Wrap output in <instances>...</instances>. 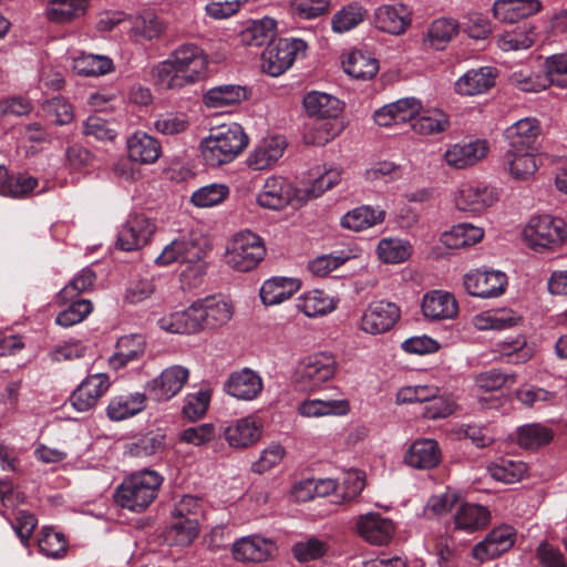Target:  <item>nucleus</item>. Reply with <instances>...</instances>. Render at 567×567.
I'll use <instances>...</instances> for the list:
<instances>
[{
  "instance_id": "25",
  "label": "nucleus",
  "mask_w": 567,
  "mask_h": 567,
  "mask_svg": "<svg viewBox=\"0 0 567 567\" xmlns=\"http://www.w3.org/2000/svg\"><path fill=\"white\" fill-rule=\"evenodd\" d=\"M422 313L432 321L454 319L458 313V303L455 297L443 290H433L423 296Z\"/></svg>"
},
{
  "instance_id": "24",
  "label": "nucleus",
  "mask_w": 567,
  "mask_h": 567,
  "mask_svg": "<svg viewBox=\"0 0 567 567\" xmlns=\"http://www.w3.org/2000/svg\"><path fill=\"white\" fill-rule=\"evenodd\" d=\"M127 156L132 162L151 165L162 155V145L157 138L143 131H136L126 140Z\"/></svg>"
},
{
  "instance_id": "33",
  "label": "nucleus",
  "mask_w": 567,
  "mask_h": 567,
  "mask_svg": "<svg viewBox=\"0 0 567 567\" xmlns=\"http://www.w3.org/2000/svg\"><path fill=\"white\" fill-rule=\"evenodd\" d=\"M307 114L318 118H336L343 110L342 102L336 96L319 92H308L302 100Z\"/></svg>"
},
{
  "instance_id": "63",
  "label": "nucleus",
  "mask_w": 567,
  "mask_h": 567,
  "mask_svg": "<svg viewBox=\"0 0 567 567\" xmlns=\"http://www.w3.org/2000/svg\"><path fill=\"white\" fill-rule=\"evenodd\" d=\"M38 545L45 556L60 558L66 553L68 542L64 534L50 527H43L40 532Z\"/></svg>"
},
{
  "instance_id": "38",
  "label": "nucleus",
  "mask_w": 567,
  "mask_h": 567,
  "mask_svg": "<svg viewBox=\"0 0 567 567\" xmlns=\"http://www.w3.org/2000/svg\"><path fill=\"white\" fill-rule=\"evenodd\" d=\"M344 72L357 80H370L379 71V62L368 52L352 50L342 60Z\"/></svg>"
},
{
  "instance_id": "4",
  "label": "nucleus",
  "mask_w": 567,
  "mask_h": 567,
  "mask_svg": "<svg viewBox=\"0 0 567 567\" xmlns=\"http://www.w3.org/2000/svg\"><path fill=\"white\" fill-rule=\"evenodd\" d=\"M266 248L262 239L249 230L236 234L229 241L225 261L234 270L250 271L264 259Z\"/></svg>"
},
{
  "instance_id": "7",
  "label": "nucleus",
  "mask_w": 567,
  "mask_h": 567,
  "mask_svg": "<svg viewBox=\"0 0 567 567\" xmlns=\"http://www.w3.org/2000/svg\"><path fill=\"white\" fill-rule=\"evenodd\" d=\"M308 44L302 39H279L262 52V71L271 76H279L290 69L297 59L306 56Z\"/></svg>"
},
{
  "instance_id": "48",
  "label": "nucleus",
  "mask_w": 567,
  "mask_h": 567,
  "mask_svg": "<svg viewBox=\"0 0 567 567\" xmlns=\"http://www.w3.org/2000/svg\"><path fill=\"white\" fill-rule=\"evenodd\" d=\"M412 251L413 248L410 241L398 237L382 238L375 248L379 260L386 265H398L406 261Z\"/></svg>"
},
{
  "instance_id": "60",
  "label": "nucleus",
  "mask_w": 567,
  "mask_h": 567,
  "mask_svg": "<svg viewBox=\"0 0 567 567\" xmlns=\"http://www.w3.org/2000/svg\"><path fill=\"white\" fill-rule=\"evenodd\" d=\"M94 281V271L90 268H83L66 286L60 290L56 296V302L60 306L66 305L69 300L75 299L81 292L91 289Z\"/></svg>"
},
{
  "instance_id": "18",
  "label": "nucleus",
  "mask_w": 567,
  "mask_h": 567,
  "mask_svg": "<svg viewBox=\"0 0 567 567\" xmlns=\"http://www.w3.org/2000/svg\"><path fill=\"white\" fill-rule=\"evenodd\" d=\"M276 544L260 535H249L237 539L231 546L234 559L241 563H264L276 553Z\"/></svg>"
},
{
  "instance_id": "5",
  "label": "nucleus",
  "mask_w": 567,
  "mask_h": 567,
  "mask_svg": "<svg viewBox=\"0 0 567 567\" xmlns=\"http://www.w3.org/2000/svg\"><path fill=\"white\" fill-rule=\"evenodd\" d=\"M307 197L303 188H296L282 176L271 175L265 179L256 202L264 209L280 210L288 205H302Z\"/></svg>"
},
{
  "instance_id": "36",
  "label": "nucleus",
  "mask_w": 567,
  "mask_h": 567,
  "mask_svg": "<svg viewBox=\"0 0 567 567\" xmlns=\"http://www.w3.org/2000/svg\"><path fill=\"white\" fill-rule=\"evenodd\" d=\"M484 229L471 223H461L444 231L441 244L449 249H461L471 247L484 238Z\"/></svg>"
},
{
  "instance_id": "13",
  "label": "nucleus",
  "mask_w": 567,
  "mask_h": 567,
  "mask_svg": "<svg viewBox=\"0 0 567 567\" xmlns=\"http://www.w3.org/2000/svg\"><path fill=\"white\" fill-rule=\"evenodd\" d=\"M156 230L155 223L144 214H132L121 227L117 246L125 251L140 249L148 244Z\"/></svg>"
},
{
  "instance_id": "52",
  "label": "nucleus",
  "mask_w": 567,
  "mask_h": 567,
  "mask_svg": "<svg viewBox=\"0 0 567 567\" xmlns=\"http://www.w3.org/2000/svg\"><path fill=\"white\" fill-rule=\"evenodd\" d=\"M87 0H51L47 7V17L56 23H69L86 12Z\"/></svg>"
},
{
  "instance_id": "21",
  "label": "nucleus",
  "mask_w": 567,
  "mask_h": 567,
  "mask_svg": "<svg viewBox=\"0 0 567 567\" xmlns=\"http://www.w3.org/2000/svg\"><path fill=\"white\" fill-rule=\"evenodd\" d=\"M422 109L421 102L414 97L400 99L378 109L373 118L379 126H393L413 122Z\"/></svg>"
},
{
  "instance_id": "10",
  "label": "nucleus",
  "mask_w": 567,
  "mask_h": 567,
  "mask_svg": "<svg viewBox=\"0 0 567 567\" xmlns=\"http://www.w3.org/2000/svg\"><path fill=\"white\" fill-rule=\"evenodd\" d=\"M453 202L461 212L482 214L498 202V194L481 183H463L455 190Z\"/></svg>"
},
{
  "instance_id": "43",
  "label": "nucleus",
  "mask_w": 567,
  "mask_h": 567,
  "mask_svg": "<svg viewBox=\"0 0 567 567\" xmlns=\"http://www.w3.org/2000/svg\"><path fill=\"white\" fill-rule=\"evenodd\" d=\"M385 213L371 206H360L348 213L341 218V226L351 231H362L369 229L384 220Z\"/></svg>"
},
{
  "instance_id": "37",
  "label": "nucleus",
  "mask_w": 567,
  "mask_h": 567,
  "mask_svg": "<svg viewBox=\"0 0 567 567\" xmlns=\"http://www.w3.org/2000/svg\"><path fill=\"white\" fill-rule=\"evenodd\" d=\"M373 20L379 30L395 35L403 33L410 24L402 6H380L374 11Z\"/></svg>"
},
{
  "instance_id": "62",
  "label": "nucleus",
  "mask_w": 567,
  "mask_h": 567,
  "mask_svg": "<svg viewBox=\"0 0 567 567\" xmlns=\"http://www.w3.org/2000/svg\"><path fill=\"white\" fill-rule=\"evenodd\" d=\"M515 382V373H504L497 369H491L475 378V388L482 393H487L501 390L506 385H513Z\"/></svg>"
},
{
  "instance_id": "59",
  "label": "nucleus",
  "mask_w": 567,
  "mask_h": 567,
  "mask_svg": "<svg viewBox=\"0 0 567 567\" xmlns=\"http://www.w3.org/2000/svg\"><path fill=\"white\" fill-rule=\"evenodd\" d=\"M229 196L226 184L213 183L197 188L190 196V203L198 208H210L221 204Z\"/></svg>"
},
{
  "instance_id": "39",
  "label": "nucleus",
  "mask_w": 567,
  "mask_h": 567,
  "mask_svg": "<svg viewBox=\"0 0 567 567\" xmlns=\"http://www.w3.org/2000/svg\"><path fill=\"white\" fill-rule=\"evenodd\" d=\"M520 316L509 309L486 310L472 318V324L476 330H504L520 322Z\"/></svg>"
},
{
  "instance_id": "16",
  "label": "nucleus",
  "mask_w": 567,
  "mask_h": 567,
  "mask_svg": "<svg viewBox=\"0 0 567 567\" xmlns=\"http://www.w3.org/2000/svg\"><path fill=\"white\" fill-rule=\"evenodd\" d=\"M110 385L111 381L107 374H90L73 391L70 403L78 412H87L97 404L109 391Z\"/></svg>"
},
{
  "instance_id": "46",
  "label": "nucleus",
  "mask_w": 567,
  "mask_h": 567,
  "mask_svg": "<svg viewBox=\"0 0 567 567\" xmlns=\"http://www.w3.org/2000/svg\"><path fill=\"white\" fill-rule=\"evenodd\" d=\"M350 405L347 400H319L310 399L301 402L297 412L303 417H322L329 415H344Z\"/></svg>"
},
{
  "instance_id": "54",
  "label": "nucleus",
  "mask_w": 567,
  "mask_h": 567,
  "mask_svg": "<svg viewBox=\"0 0 567 567\" xmlns=\"http://www.w3.org/2000/svg\"><path fill=\"white\" fill-rule=\"evenodd\" d=\"M449 125V116L443 111L439 109H421L411 127L416 134L427 136L444 132Z\"/></svg>"
},
{
  "instance_id": "42",
  "label": "nucleus",
  "mask_w": 567,
  "mask_h": 567,
  "mask_svg": "<svg viewBox=\"0 0 567 567\" xmlns=\"http://www.w3.org/2000/svg\"><path fill=\"white\" fill-rule=\"evenodd\" d=\"M277 21L270 17L249 21L240 32V40L247 45L261 47L275 39Z\"/></svg>"
},
{
  "instance_id": "44",
  "label": "nucleus",
  "mask_w": 567,
  "mask_h": 567,
  "mask_svg": "<svg viewBox=\"0 0 567 567\" xmlns=\"http://www.w3.org/2000/svg\"><path fill=\"white\" fill-rule=\"evenodd\" d=\"M535 27L524 23L515 29L504 31L497 37V47L504 52L529 49L536 41Z\"/></svg>"
},
{
  "instance_id": "8",
  "label": "nucleus",
  "mask_w": 567,
  "mask_h": 567,
  "mask_svg": "<svg viewBox=\"0 0 567 567\" xmlns=\"http://www.w3.org/2000/svg\"><path fill=\"white\" fill-rule=\"evenodd\" d=\"M188 308L195 333L226 324L234 313L231 303L216 296L197 299Z\"/></svg>"
},
{
  "instance_id": "49",
  "label": "nucleus",
  "mask_w": 567,
  "mask_h": 567,
  "mask_svg": "<svg viewBox=\"0 0 567 567\" xmlns=\"http://www.w3.org/2000/svg\"><path fill=\"white\" fill-rule=\"evenodd\" d=\"M458 23L454 19L440 18L434 20L425 35L423 37V45L434 50H443L458 32Z\"/></svg>"
},
{
  "instance_id": "40",
  "label": "nucleus",
  "mask_w": 567,
  "mask_h": 567,
  "mask_svg": "<svg viewBox=\"0 0 567 567\" xmlns=\"http://www.w3.org/2000/svg\"><path fill=\"white\" fill-rule=\"evenodd\" d=\"M359 250L344 247L330 254L318 256L308 262L307 269L317 277H326L347 261L358 257Z\"/></svg>"
},
{
  "instance_id": "19",
  "label": "nucleus",
  "mask_w": 567,
  "mask_h": 567,
  "mask_svg": "<svg viewBox=\"0 0 567 567\" xmlns=\"http://www.w3.org/2000/svg\"><path fill=\"white\" fill-rule=\"evenodd\" d=\"M264 382L258 372L243 368L229 374L224 384L225 392L241 401H252L262 392Z\"/></svg>"
},
{
  "instance_id": "1",
  "label": "nucleus",
  "mask_w": 567,
  "mask_h": 567,
  "mask_svg": "<svg viewBox=\"0 0 567 567\" xmlns=\"http://www.w3.org/2000/svg\"><path fill=\"white\" fill-rule=\"evenodd\" d=\"M248 145V136L238 123L223 124L212 128L200 142L205 163L217 167L233 162Z\"/></svg>"
},
{
  "instance_id": "27",
  "label": "nucleus",
  "mask_w": 567,
  "mask_h": 567,
  "mask_svg": "<svg viewBox=\"0 0 567 567\" xmlns=\"http://www.w3.org/2000/svg\"><path fill=\"white\" fill-rule=\"evenodd\" d=\"M200 247L186 235L173 239L164 246L162 252L155 258L157 266H169L174 262H187L198 260Z\"/></svg>"
},
{
  "instance_id": "3",
  "label": "nucleus",
  "mask_w": 567,
  "mask_h": 567,
  "mask_svg": "<svg viewBox=\"0 0 567 567\" xmlns=\"http://www.w3.org/2000/svg\"><path fill=\"white\" fill-rule=\"evenodd\" d=\"M523 238L535 251H555L567 241V224L564 219L550 215L534 216L525 225Z\"/></svg>"
},
{
  "instance_id": "35",
  "label": "nucleus",
  "mask_w": 567,
  "mask_h": 567,
  "mask_svg": "<svg viewBox=\"0 0 567 567\" xmlns=\"http://www.w3.org/2000/svg\"><path fill=\"white\" fill-rule=\"evenodd\" d=\"M540 8V0H496L493 13L501 21L514 23L537 13Z\"/></svg>"
},
{
  "instance_id": "15",
  "label": "nucleus",
  "mask_w": 567,
  "mask_h": 567,
  "mask_svg": "<svg viewBox=\"0 0 567 567\" xmlns=\"http://www.w3.org/2000/svg\"><path fill=\"white\" fill-rule=\"evenodd\" d=\"M169 58L190 84L203 79L207 72V55L204 53L203 49L196 44H182L169 54Z\"/></svg>"
},
{
  "instance_id": "22",
  "label": "nucleus",
  "mask_w": 567,
  "mask_h": 567,
  "mask_svg": "<svg viewBox=\"0 0 567 567\" xmlns=\"http://www.w3.org/2000/svg\"><path fill=\"white\" fill-rule=\"evenodd\" d=\"M488 151L489 145L486 140L455 143L445 151L444 161L451 167L466 168L484 159Z\"/></svg>"
},
{
  "instance_id": "50",
  "label": "nucleus",
  "mask_w": 567,
  "mask_h": 567,
  "mask_svg": "<svg viewBox=\"0 0 567 567\" xmlns=\"http://www.w3.org/2000/svg\"><path fill=\"white\" fill-rule=\"evenodd\" d=\"M247 99V90L241 85L225 84L209 89L204 95L207 107L220 109L236 105Z\"/></svg>"
},
{
  "instance_id": "23",
  "label": "nucleus",
  "mask_w": 567,
  "mask_h": 567,
  "mask_svg": "<svg viewBox=\"0 0 567 567\" xmlns=\"http://www.w3.org/2000/svg\"><path fill=\"white\" fill-rule=\"evenodd\" d=\"M542 134L540 122L536 117H524L505 128L503 135L508 148L536 151L535 143Z\"/></svg>"
},
{
  "instance_id": "55",
  "label": "nucleus",
  "mask_w": 567,
  "mask_h": 567,
  "mask_svg": "<svg viewBox=\"0 0 567 567\" xmlns=\"http://www.w3.org/2000/svg\"><path fill=\"white\" fill-rule=\"evenodd\" d=\"M553 430L540 423L525 424L517 429L516 442L526 450H537L551 442Z\"/></svg>"
},
{
  "instance_id": "34",
  "label": "nucleus",
  "mask_w": 567,
  "mask_h": 567,
  "mask_svg": "<svg viewBox=\"0 0 567 567\" xmlns=\"http://www.w3.org/2000/svg\"><path fill=\"white\" fill-rule=\"evenodd\" d=\"M146 394L142 392L123 393L113 396L106 408L112 421H123L141 413L146 408Z\"/></svg>"
},
{
  "instance_id": "11",
  "label": "nucleus",
  "mask_w": 567,
  "mask_h": 567,
  "mask_svg": "<svg viewBox=\"0 0 567 567\" xmlns=\"http://www.w3.org/2000/svg\"><path fill=\"white\" fill-rule=\"evenodd\" d=\"M463 285L473 297L496 298L505 292L507 276L501 270L474 269L464 275Z\"/></svg>"
},
{
  "instance_id": "17",
  "label": "nucleus",
  "mask_w": 567,
  "mask_h": 567,
  "mask_svg": "<svg viewBox=\"0 0 567 567\" xmlns=\"http://www.w3.org/2000/svg\"><path fill=\"white\" fill-rule=\"evenodd\" d=\"M286 148L287 141L284 136H267L249 152L246 164L252 171L271 169L282 157Z\"/></svg>"
},
{
  "instance_id": "26",
  "label": "nucleus",
  "mask_w": 567,
  "mask_h": 567,
  "mask_svg": "<svg viewBox=\"0 0 567 567\" xmlns=\"http://www.w3.org/2000/svg\"><path fill=\"white\" fill-rule=\"evenodd\" d=\"M300 287V280L295 277L275 276L268 278L260 286V301L266 307L278 306L289 300Z\"/></svg>"
},
{
  "instance_id": "30",
  "label": "nucleus",
  "mask_w": 567,
  "mask_h": 567,
  "mask_svg": "<svg viewBox=\"0 0 567 567\" xmlns=\"http://www.w3.org/2000/svg\"><path fill=\"white\" fill-rule=\"evenodd\" d=\"M338 298L322 289H311L297 298V309L308 318H318L333 312L338 306Z\"/></svg>"
},
{
  "instance_id": "2",
  "label": "nucleus",
  "mask_w": 567,
  "mask_h": 567,
  "mask_svg": "<svg viewBox=\"0 0 567 567\" xmlns=\"http://www.w3.org/2000/svg\"><path fill=\"white\" fill-rule=\"evenodd\" d=\"M163 477L155 471L143 470L127 476L115 491V501L132 512H142L156 498Z\"/></svg>"
},
{
  "instance_id": "29",
  "label": "nucleus",
  "mask_w": 567,
  "mask_h": 567,
  "mask_svg": "<svg viewBox=\"0 0 567 567\" xmlns=\"http://www.w3.org/2000/svg\"><path fill=\"white\" fill-rule=\"evenodd\" d=\"M357 530L367 542L374 545H384L391 539L394 526L390 519L382 517L380 514L368 513L359 516Z\"/></svg>"
},
{
  "instance_id": "12",
  "label": "nucleus",
  "mask_w": 567,
  "mask_h": 567,
  "mask_svg": "<svg viewBox=\"0 0 567 567\" xmlns=\"http://www.w3.org/2000/svg\"><path fill=\"white\" fill-rule=\"evenodd\" d=\"M189 379L186 367L175 364L164 369L157 377L145 384L151 398L156 402H167L176 396Z\"/></svg>"
},
{
  "instance_id": "32",
  "label": "nucleus",
  "mask_w": 567,
  "mask_h": 567,
  "mask_svg": "<svg viewBox=\"0 0 567 567\" xmlns=\"http://www.w3.org/2000/svg\"><path fill=\"white\" fill-rule=\"evenodd\" d=\"M441 456V450L435 440L419 439L408 449L404 462L414 468L430 470L440 463Z\"/></svg>"
},
{
  "instance_id": "41",
  "label": "nucleus",
  "mask_w": 567,
  "mask_h": 567,
  "mask_svg": "<svg viewBox=\"0 0 567 567\" xmlns=\"http://www.w3.org/2000/svg\"><path fill=\"white\" fill-rule=\"evenodd\" d=\"M165 29V23L152 12L128 18V34L136 41L158 39Z\"/></svg>"
},
{
  "instance_id": "61",
  "label": "nucleus",
  "mask_w": 567,
  "mask_h": 567,
  "mask_svg": "<svg viewBox=\"0 0 567 567\" xmlns=\"http://www.w3.org/2000/svg\"><path fill=\"white\" fill-rule=\"evenodd\" d=\"M66 309L61 311L55 319V322L64 328L72 327L82 322L93 310V305L87 299H72Z\"/></svg>"
},
{
  "instance_id": "6",
  "label": "nucleus",
  "mask_w": 567,
  "mask_h": 567,
  "mask_svg": "<svg viewBox=\"0 0 567 567\" xmlns=\"http://www.w3.org/2000/svg\"><path fill=\"white\" fill-rule=\"evenodd\" d=\"M336 373L334 358L326 352H318L303 358L295 372L296 385L307 392L320 389Z\"/></svg>"
},
{
  "instance_id": "53",
  "label": "nucleus",
  "mask_w": 567,
  "mask_h": 567,
  "mask_svg": "<svg viewBox=\"0 0 567 567\" xmlns=\"http://www.w3.org/2000/svg\"><path fill=\"white\" fill-rule=\"evenodd\" d=\"M489 522V512L477 504H464L455 514V528L464 532H474L485 527Z\"/></svg>"
},
{
  "instance_id": "9",
  "label": "nucleus",
  "mask_w": 567,
  "mask_h": 567,
  "mask_svg": "<svg viewBox=\"0 0 567 567\" xmlns=\"http://www.w3.org/2000/svg\"><path fill=\"white\" fill-rule=\"evenodd\" d=\"M401 317V310L394 302L371 301L363 310L359 328L368 334L378 336L390 331Z\"/></svg>"
},
{
  "instance_id": "14",
  "label": "nucleus",
  "mask_w": 567,
  "mask_h": 567,
  "mask_svg": "<svg viewBox=\"0 0 567 567\" xmlns=\"http://www.w3.org/2000/svg\"><path fill=\"white\" fill-rule=\"evenodd\" d=\"M227 444L235 450H246L255 445L262 435V423L255 415L231 421L223 430Z\"/></svg>"
},
{
  "instance_id": "57",
  "label": "nucleus",
  "mask_w": 567,
  "mask_h": 567,
  "mask_svg": "<svg viewBox=\"0 0 567 567\" xmlns=\"http://www.w3.org/2000/svg\"><path fill=\"white\" fill-rule=\"evenodd\" d=\"M152 74L156 84L162 89L174 90L190 84L169 56L156 64L152 70Z\"/></svg>"
},
{
  "instance_id": "51",
  "label": "nucleus",
  "mask_w": 567,
  "mask_h": 567,
  "mask_svg": "<svg viewBox=\"0 0 567 567\" xmlns=\"http://www.w3.org/2000/svg\"><path fill=\"white\" fill-rule=\"evenodd\" d=\"M368 17L367 8L360 2H350L341 7L331 18L334 33H346L361 24Z\"/></svg>"
},
{
  "instance_id": "28",
  "label": "nucleus",
  "mask_w": 567,
  "mask_h": 567,
  "mask_svg": "<svg viewBox=\"0 0 567 567\" xmlns=\"http://www.w3.org/2000/svg\"><path fill=\"white\" fill-rule=\"evenodd\" d=\"M503 167L516 181L532 179L538 169L535 151L507 148L503 156Z\"/></svg>"
},
{
  "instance_id": "45",
  "label": "nucleus",
  "mask_w": 567,
  "mask_h": 567,
  "mask_svg": "<svg viewBox=\"0 0 567 567\" xmlns=\"http://www.w3.org/2000/svg\"><path fill=\"white\" fill-rule=\"evenodd\" d=\"M116 349L109 362L113 369H121L143 355L145 351L144 337L141 334L123 336L118 339Z\"/></svg>"
},
{
  "instance_id": "56",
  "label": "nucleus",
  "mask_w": 567,
  "mask_h": 567,
  "mask_svg": "<svg viewBox=\"0 0 567 567\" xmlns=\"http://www.w3.org/2000/svg\"><path fill=\"white\" fill-rule=\"evenodd\" d=\"M73 71L82 76H100L113 70V62L106 55L80 53L73 58Z\"/></svg>"
},
{
  "instance_id": "31",
  "label": "nucleus",
  "mask_w": 567,
  "mask_h": 567,
  "mask_svg": "<svg viewBox=\"0 0 567 567\" xmlns=\"http://www.w3.org/2000/svg\"><path fill=\"white\" fill-rule=\"evenodd\" d=\"M495 79L496 72L493 68L472 69L456 80L455 92L464 96L483 94L495 84Z\"/></svg>"
},
{
  "instance_id": "64",
  "label": "nucleus",
  "mask_w": 567,
  "mask_h": 567,
  "mask_svg": "<svg viewBox=\"0 0 567 567\" xmlns=\"http://www.w3.org/2000/svg\"><path fill=\"white\" fill-rule=\"evenodd\" d=\"M544 70L548 85H555L560 89L567 87V54L559 53L546 58Z\"/></svg>"
},
{
  "instance_id": "20",
  "label": "nucleus",
  "mask_w": 567,
  "mask_h": 567,
  "mask_svg": "<svg viewBox=\"0 0 567 567\" xmlns=\"http://www.w3.org/2000/svg\"><path fill=\"white\" fill-rule=\"evenodd\" d=\"M515 535L512 527L503 526L491 530L472 549V557L480 563L497 558L512 548Z\"/></svg>"
},
{
  "instance_id": "58",
  "label": "nucleus",
  "mask_w": 567,
  "mask_h": 567,
  "mask_svg": "<svg viewBox=\"0 0 567 567\" xmlns=\"http://www.w3.org/2000/svg\"><path fill=\"white\" fill-rule=\"evenodd\" d=\"M488 474L495 481L513 484L520 481L527 472L524 462L501 458L487 467Z\"/></svg>"
},
{
  "instance_id": "47",
  "label": "nucleus",
  "mask_w": 567,
  "mask_h": 567,
  "mask_svg": "<svg viewBox=\"0 0 567 567\" xmlns=\"http://www.w3.org/2000/svg\"><path fill=\"white\" fill-rule=\"evenodd\" d=\"M199 533L198 519L173 518L165 530V540L169 546L187 547L195 542Z\"/></svg>"
}]
</instances>
